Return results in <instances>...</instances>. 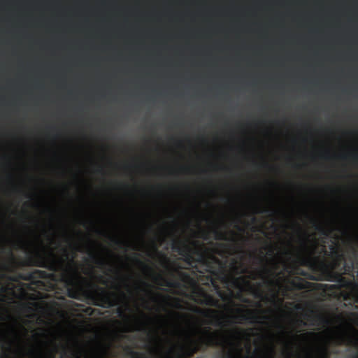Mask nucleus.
<instances>
[{
	"label": "nucleus",
	"mask_w": 358,
	"mask_h": 358,
	"mask_svg": "<svg viewBox=\"0 0 358 358\" xmlns=\"http://www.w3.org/2000/svg\"><path fill=\"white\" fill-rule=\"evenodd\" d=\"M62 252L66 259L57 258L52 252L48 258L38 252L29 254L23 264L47 268L53 273L59 272L60 280L66 286L71 298L78 299L83 294L92 301L93 305L102 308H111L116 305L111 299V293L103 287L96 286L94 292L84 290L80 285L84 278L79 271L80 265L75 261V252L70 255L65 248H62Z\"/></svg>",
	"instance_id": "f257e3e1"
},
{
	"label": "nucleus",
	"mask_w": 358,
	"mask_h": 358,
	"mask_svg": "<svg viewBox=\"0 0 358 358\" xmlns=\"http://www.w3.org/2000/svg\"><path fill=\"white\" fill-rule=\"evenodd\" d=\"M292 246L293 241L291 238L282 240L280 255L286 266H303L317 273H330L341 268L345 274L353 277L355 274L358 275V253L354 248H352V255L346 259L338 242L334 241L329 245L328 258L331 259L329 261L324 257L315 255L317 250V244L306 254L301 251H294L292 249Z\"/></svg>",
	"instance_id": "f03ea898"
},
{
	"label": "nucleus",
	"mask_w": 358,
	"mask_h": 358,
	"mask_svg": "<svg viewBox=\"0 0 358 358\" xmlns=\"http://www.w3.org/2000/svg\"><path fill=\"white\" fill-rule=\"evenodd\" d=\"M282 215L283 222L282 223L281 227L283 237H281L279 241L278 257L286 272L291 273L294 271H296V272L298 273L299 268V266L294 267L293 266L285 265L282 258L280 257V251L281 248V241L284 238H291L293 241V246L292 247V249L294 251H301L303 254L311 250L313 245L317 244V250L315 255L322 257H324L327 259L328 258L329 250L326 248L325 240H322V244L320 245L318 241L315 238L312 243L308 245L310 235L302 229L299 222L292 219V214L289 213L287 210H283Z\"/></svg>",
	"instance_id": "7ed1b4c3"
},
{
	"label": "nucleus",
	"mask_w": 358,
	"mask_h": 358,
	"mask_svg": "<svg viewBox=\"0 0 358 358\" xmlns=\"http://www.w3.org/2000/svg\"><path fill=\"white\" fill-rule=\"evenodd\" d=\"M308 323L299 317H291L287 325L280 324L278 327V334L284 350L283 358H294V347L299 341H308L310 337L321 338L320 334L307 332L300 334L301 328L307 327Z\"/></svg>",
	"instance_id": "20e7f679"
},
{
	"label": "nucleus",
	"mask_w": 358,
	"mask_h": 358,
	"mask_svg": "<svg viewBox=\"0 0 358 358\" xmlns=\"http://www.w3.org/2000/svg\"><path fill=\"white\" fill-rule=\"evenodd\" d=\"M274 231L273 209H270V358H274V344L273 334V310L274 292H273V265H274V246L272 236Z\"/></svg>",
	"instance_id": "39448f33"
},
{
	"label": "nucleus",
	"mask_w": 358,
	"mask_h": 358,
	"mask_svg": "<svg viewBox=\"0 0 358 358\" xmlns=\"http://www.w3.org/2000/svg\"><path fill=\"white\" fill-rule=\"evenodd\" d=\"M171 248L174 252H176L180 255L183 256L185 257L184 261L190 266H192L193 262H198L206 265H208L209 264L204 254L199 250L195 251V253L198 255V257L196 259L194 258L192 255V250L190 247L184 242L173 240Z\"/></svg>",
	"instance_id": "423d86ee"
},
{
	"label": "nucleus",
	"mask_w": 358,
	"mask_h": 358,
	"mask_svg": "<svg viewBox=\"0 0 358 358\" xmlns=\"http://www.w3.org/2000/svg\"><path fill=\"white\" fill-rule=\"evenodd\" d=\"M322 275L325 277L327 280L331 282H336L338 283V286L340 288H343L347 290H352L356 286L354 279L355 277L352 276V279L348 278L346 277L343 276L341 274L336 273L335 271H331L330 273H321ZM355 276L358 277V275L355 274Z\"/></svg>",
	"instance_id": "0eeeda50"
},
{
	"label": "nucleus",
	"mask_w": 358,
	"mask_h": 358,
	"mask_svg": "<svg viewBox=\"0 0 358 358\" xmlns=\"http://www.w3.org/2000/svg\"><path fill=\"white\" fill-rule=\"evenodd\" d=\"M353 334L350 335L345 332L337 334L331 337V341L336 345H358V331L352 329ZM352 358H358V355H355Z\"/></svg>",
	"instance_id": "6e6552de"
},
{
	"label": "nucleus",
	"mask_w": 358,
	"mask_h": 358,
	"mask_svg": "<svg viewBox=\"0 0 358 358\" xmlns=\"http://www.w3.org/2000/svg\"><path fill=\"white\" fill-rule=\"evenodd\" d=\"M236 312L238 313L236 318L238 319L240 322H247L249 324H254L256 322L257 316L256 313L253 310L242 308H237Z\"/></svg>",
	"instance_id": "1a4fd4ad"
},
{
	"label": "nucleus",
	"mask_w": 358,
	"mask_h": 358,
	"mask_svg": "<svg viewBox=\"0 0 358 358\" xmlns=\"http://www.w3.org/2000/svg\"><path fill=\"white\" fill-rule=\"evenodd\" d=\"M41 343L45 345V346L50 347L44 352H40V355L44 357L45 358H55V355L59 352V348L62 349V346L63 345H60L55 340H50L46 342H41Z\"/></svg>",
	"instance_id": "9d476101"
},
{
	"label": "nucleus",
	"mask_w": 358,
	"mask_h": 358,
	"mask_svg": "<svg viewBox=\"0 0 358 358\" xmlns=\"http://www.w3.org/2000/svg\"><path fill=\"white\" fill-rule=\"evenodd\" d=\"M48 274L46 271L34 269L27 273L24 276H20L22 279L34 282H41L39 279H45Z\"/></svg>",
	"instance_id": "9b49d317"
},
{
	"label": "nucleus",
	"mask_w": 358,
	"mask_h": 358,
	"mask_svg": "<svg viewBox=\"0 0 358 358\" xmlns=\"http://www.w3.org/2000/svg\"><path fill=\"white\" fill-rule=\"evenodd\" d=\"M202 299L200 301V303L204 304L209 306H213L215 308H222L224 307V308H228L227 305H222L220 300L215 297H214L213 295L206 293V292H202L201 294Z\"/></svg>",
	"instance_id": "f8f14e48"
},
{
	"label": "nucleus",
	"mask_w": 358,
	"mask_h": 358,
	"mask_svg": "<svg viewBox=\"0 0 358 358\" xmlns=\"http://www.w3.org/2000/svg\"><path fill=\"white\" fill-rule=\"evenodd\" d=\"M194 311L196 313H199L203 316L208 318H213L215 320V325L219 327L223 326V322L221 321L220 317L218 316L217 311L214 309L202 310L199 308H195Z\"/></svg>",
	"instance_id": "ddd939ff"
},
{
	"label": "nucleus",
	"mask_w": 358,
	"mask_h": 358,
	"mask_svg": "<svg viewBox=\"0 0 358 358\" xmlns=\"http://www.w3.org/2000/svg\"><path fill=\"white\" fill-rule=\"evenodd\" d=\"M304 317L306 319L311 322V325H315L316 322L317 324H321L323 325H329V320L320 314H305Z\"/></svg>",
	"instance_id": "4468645a"
},
{
	"label": "nucleus",
	"mask_w": 358,
	"mask_h": 358,
	"mask_svg": "<svg viewBox=\"0 0 358 358\" xmlns=\"http://www.w3.org/2000/svg\"><path fill=\"white\" fill-rule=\"evenodd\" d=\"M329 340L324 339L322 343L317 348V358H329L330 351L329 348ZM294 358H298L294 356Z\"/></svg>",
	"instance_id": "2eb2a0df"
},
{
	"label": "nucleus",
	"mask_w": 358,
	"mask_h": 358,
	"mask_svg": "<svg viewBox=\"0 0 358 358\" xmlns=\"http://www.w3.org/2000/svg\"><path fill=\"white\" fill-rule=\"evenodd\" d=\"M200 350V345L196 342H192L186 348L185 353L180 354L178 358H188L192 357Z\"/></svg>",
	"instance_id": "dca6fc26"
},
{
	"label": "nucleus",
	"mask_w": 358,
	"mask_h": 358,
	"mask_svg": "<svg viewBox=\"0 0 358 358\" xmlns=\"http://www.w3.org/2000/svg\"><path fill=\"white\" fill-rule=\"evenodd\" d=\"M81 352L69 349L66 345L62 346L61 358H80Z\"/></svg>",
	"instance_id": "f3484780"
},
{
	"label": "nucleus",
	"mask_w": 358,
	"mask_h": 358,
	"mask_svg": "<svg viewBox=\"0 0 358 358\" xmlns=\"http://www.w3.org/2000/svg\"><path fill=\"white\" fill-rule=\"evenodd\" d=\"M210 283L214 288V289L216 292L217 295L224 301H229L230 296L224 292H223L218 282H217V280L215 278H210Z\"/></svg>",
	"instance_id": "a211bd4d"
},
{
	"label": "nucleus",
	"mask_w": 358,
	"mask_h": 358,
	"mask_svg": "<svg viewBox=\"0 0 358 358\" xmlns=\"http://www.w3.org/2000/svg\"><path fill=\"white\" fill-rule=\"evenodd\" d=\"M313 222L314 229L317 231L322 236H323L325 239L330 237L332 233L331 229L327 228L320 224H318L315 220H313Z\"/></svg>",
	"instance_id": "6ab92c4d"
},
{
	"label": "nucleus",
	"mask_w": 358,
	"mask_h": 358,
	"mask_svg": "<svg viewBox=\"0 0 358 358\" xmlns=\"http://www.w3.org/2000/svg\"><path fill=\"white\" fill-rule=\"evenodd\" d=\"M207 337L206 339V345L207 346L217 345L220 343L217 341V336L213 333H210L209 330L206 331Z\"/></svg>",
	"instance_id": "aec40b11"
},
{
	"label": "nucleus",
	"mask_w": 358,
	"mask_h": 358,
	"mask_svg": "<svg viewBox=\"0 0 358 358\" xmlns=\"http://www.w3.org/2000/svg\"><path fill=\"white\" fill-rule=\"evenodd\" d=\"M89 255L91 261L96 263L98 266L103 267L105 265V262L103 259L98 258V257L92 252H90Z\"/></svg>",
	"instance_id": "412c9836"
},
{
	"label": "nucleus",
	"mask_w": 358,
	"mask_h": 358,
	"mask_svg": "<svg viewBox=\"0 0 358 358\" xmlns=\"http://www.w3.org/2000/svg\"><path fill=\"white\" fill-rule=\"evenodd\" d=\"M214 234L216 240H228L227 234L217 229L214 230Z\"/></svg>",
	"instance_id": "4be33fe9"
},
{
	"label": "nucleus",
	"mask_w": 358,
	"mask_h": 358,
	"mask_svg": "<svg viewBox=\"0 0 358 358\" xmlns=\"http://www.w3.org/2000/svg\"><path fill=\"white\" fill-rule=\"evenodd\" d=\"M138 254H135V257L134 260L140 266H141L144 269L151 271L152 268L146 264H145L143 262H142L138 257Z\"/></svg>",
	"instance_id": "5701e85b"
},
{
	"label": "nucleus",
	"mask_w": 358,
	"mask_h": 358,
	"mask_svg": "<svg viewBox=\"0 0 358 358\" xmlns=\"http://www.w3.org/2000/svg\"><path fill=\"white\" fill-rule=\"evenodd\" d=\"M157 278H159L161 280H163L165 282L164 285L166 286H167V287H179V284L178 283L165 280L162 278V276L161 275H157Z\"/></svg>",
	"instance_id": "b1692460"
},
{
	"label": "nucleus",
	"mask_w": 358,
	"mask_h": 358,
	"mask_svg": "<svg viewBox=\"0 0 358 358\" xmlns=\"http://www.w3.org/2000/svg\"><path fill=\"white\" fill-rule=\"evenodd\" d=\"M9 331L14 335V336L16 339L18 340L20 338L17 329L15 328V327H14V326L10 327Z\"/></svg>",
	"instance_id": "393cba45"
},
{
	"label": "nucleus",
	"mask_w": 358,
	"mask_h": 358,
	"mask_svg": "<svg viewBox=\"0 0 358 358\" xmlns=\"http://www.w3.org/2000/svg\"><path fill=\"white\" fill-rule=\"evenodd\" d=\"M261 271H257L252 273L250 274V277L252 279H255L256 278H257L259 275H261Z\"/></svg>",
	"instance_id": "a878e982"
},
{
	"label": "nucleus",
	"mask_w": 358,
	"mask_h": 358,
	"mask_svg": "<svg viewBox=\"0 0 358 358\" xmlns=\"http://www.w3.org/2000/svg\"><path fill=\"white\" fill-rule=\"evenodd\" d=\"M8 338L7 334L0 330V341H5Z\"/></svg>",
	"instance_id": "bb28decb"
},
{
	"label": "nucleus",
	"mask_w": 358,
	"mask_h": 358,
	"mask_svg": "<svg viewBox=\"0 0 358 358\" xmlns=\"http://www.w3.org/2000/svg\"><path fill=\"white\" fill-rule=\"evenodd\" d=\"M229 333L232 337H238V335L240 334V332L236 329L230 330Z\"/></svg>",
	"instance_id": "cd10ccee"
},
{
	"label": "nucleus",
	"mask_w": 358,
	"mask_h": 358,
	"mask_svg": "<svg viewBox=\"0 0 358 358\" xmlns=\"http://www.w3.org/2000/svg\"><path fill=\"white\" fill-rule=\"evenodd\" d=\"M34 336V338L35 339H37V340H38V338H39L40 336L47 337V336H48V335H47L46 334H45L44 332H43V333H41V334L36 333V334H34V336Z\"/></svg>",
	"instance_id": "c85d7f7f"
},
{
	"label": "nucleus",
	"mask_w": 358,
	"mask_h": 358,
	"mask_svg": "<svg viewBox=\"0 0 358 358\" xmlns=\"http://www.w3.org/2000/svg\"><path fill=\"white\" fill-rule=\"evenodd\" d=\"M99 281L101 284L104 285H108V280H105L102 275H99Z\"/></svg>",
	"instance_id": "c756f323"
},
{
	"label": "nucleus",
	"mask_w": 358,
	"mask_h": 358,
	"mask_svg": "<svg viewBox=\"0 0 358 358\" xmlns=\"http://www.w3.org/2000/svg\"><path fill=\"white\" fill-rule=\"evenodd\" d=\"M264 302L266 305L268 303V292H265L264 296Z\"/></svg>",
	"instance_id": "7c9ffc66"
},
{
	"label": "nucleus",
	"mask_w": 358,
	"mask_h": 358,
	"mask_svg": "<svg viewBox=\"0 0 358 358\" xmlns=\"http://www.w3.org/2000/svg\"><path fill=\"white\" fill-rule=\"evenodd\" d=\"M111 241H112L115 244L118 245H122V244H124V243H123V242H122V241H120L119 240H117V239H116V238H111Z\"/></svg>",
	"instance_id": "2f4dec72"
},
{
	"label": "nucleus",
	"mask_w": 358,
	"mask_h": 358,
	"mask_svg": "<svg viewBox=\"0 0 358 358\" xmlns=\"http://www.w3.org/2000/svg\"><path fill=\"white\" fill-rule=\"evenodd\" d=\"M213 275H215L217 278H219V279L220 278L223 281L225 280V278L224 276H222V274H218V273H213Z\"/></svg>",
	"instance_id": "473e14b6"
},
{
	"label": "nucleus",
	"mask_w": 358,
	"mask_h": 358,
	"mask_svg": "<svg viewBox=\"0 0 358 358\" xmlns=\"http://www.w3.org/2000/svg\"><path fill=\"white\" fill-rule=\"evenodd\" d=\"M7 252L10 257L11 259H14V255L13 251L10 249L7 250Z\"/></svg>",
	"instance_id": "72a5a7b5"
},
{
	"label": "nucleus",
	"mask_w": 358,
	"mask_h": 358,
	"mask_svg": "<svg viewBox=\"0 0 358 358\" xmlns=\"http://www.w3.org/2000/svg\"><path fill=\"white\" fill-rule=\"evenodd\" d=\"M117 313H118L119 316H120V317H122V316L124 315V310H123L122 308H119L117 309Z\"/></svg>",
	"instance_id": "f704fd0d"
},
{
	"label": "nucleus",
	"mask_w": 358,
	"mask_h": 358,
	"mask_svg": "<svg viewBox=\"0 0 358 358\" xmlns=\"http://www.w3.org/2000/svg\"><path fill=\"white\" fill-rule=\"evenodd\" d=\"M176 300L177 301V302H176V303L175 306H176V308H182V306H181V304H180V301H179V299H176Z\"/></svg>",
	"instance_id": "c9c22d12"
},
{
	"label": "nucleus",
	"mask_w": 358,
	"mask_h": 358,
	"mask_svg": "<svg viewBox=\"0 0 358 358\" xmlns=\"http://www.w3.org/2000/svg\"><path fill=\"white\" fill-rule=\"evenodd\" d=\"M8 355L6 352H3V354H1L0 355V358H8Z\"/></svg>",
	"instance_id": "e433bc0d"
},
{
	"label": "nucleus",
	"mask_w": 358,
	"mask_h": 358,
	"mask_svg": "<svg viewBox=\"0 0 358 358\" xmlns=\"http://www.w3.org/2000/svg\"><path fill=\"white\" fill-rule=\"evenodd\" d=\"M180 275L184 277V278H187L188 277V275L186 273H184V272H181L180 273Z\"/></svg>",
	"instance_id": "4c0bfd02"
},
{
	"label": "nucleus",
	"mask_w": 358,
	"mask_h": 358,
	"mask_svg": "<svg viewBox=\"0 0 358 358\" xmlns=\"http://www.w3.org/2000/svg\"><path fill=\"white\" fill-rule=\"evenodd\" d=\"M322 157L325 158V159H329V155L328 152H327V153H325V155H322Z\"/></svg>",
	"instance_id": "58836bf2"
},
{
	"label": "nucleus",
	"mask_w": 358,
	"mask_h": 358,
	"mask_svg": "<svg viewBox=\"0 0 358 358\" xmlns=\"http://www.w3.org/2000/svg\"><path fill=\"white\" fill-rule=\"evenodd\" d=\"M141 283H142L144 286H145V287H149V286H150V285H149L146 282H145V281H141Z\"/></svg>",
	"instance_id": "ea45409f"
},
{
	"label": "nucleus",
	"mask_w": 358,
	"mask_h": 358,
	"mask_svg": "<svg viewBox=\"0 0 358 358\" xmlns=\"http://www.w3.org/2000/svg\"><path fill=\"white\" fill-rule=\"evenodd\" d=\"M21 329H22L25 333H27V330H26V329H25L24 327L21 326Z\"/></svg>",
	"instance_id": "a19ab883"
},
{
	"label": "nucleus",
	"mask_w": 358,
	"mask_h": 358,
	"mask_svg": "<svg viewBox=\"0 0 358 358\" xmlns=\"http://www.w3.org/2000/svg\"><path fill=\"white\" fill-rule=\"evenodd\" d=\"M242 301L243 302H248V299L245 298H243Z\"/></svg>",
	"instance_id": "79ce46f5"
},
{
	"label": "nucleus",
	"mask_w": 358,
	"mask_h": 358,
	"mask_svg": "<svg viewBox=\"0 0 358 358\" xmlns=\"http://www.w3.org/2000/svg\"><path fill=\"white\" fill-rule=\"evenodd\" d=\"M1 348L3 350V349H5V348H6V347H5V345H4L3 344H2V345H1Z\"/></svg>",
	"instance_id": "37998d69"
},
{
	"label": "nucleus",
	"mask_w": 358,
	"mask_h": 358,
	"mask_svg": "<svg viewBox=\"0 0 358 358\" xmlns=\"http://www.w3.org/2000/svg\"><path fill=\"white\" fill-rule=\"evenodd\" d=\"M103 171V169H102V168H101V169H99L98 170V171H99V172H101V171Z\"/></svg>",
	"instance_id": "c03bdc74"
},
{
	"label": "nucleus",
	"mask_w": 358,
	"mask_h": 358,
	"mask_svg": "<svg viewBox=\"0 0 358 358\" xmlns=\"http://www.w3.org/2000/svg\"><path fill=\"white\" fill-rule=\"evenodd\" d=\"M194 245H198V242L195 241L193 243Z\"/></svg>",
	"instance_id": "a18cd8bd"
},
{
	"label": "nucleus",
	"mask_w": 358,
	"mask_h": 358,
	"mask_svg": "<svg viewBox=\"0 0 358 358\" xmlns=\"http://www.w3.org/2000/svg\"><path fill=\"white\" fill-rule=\"evenodd\" d=\"M125 285H126V287H127V288H129V285H128L127 283V284H125Z\"/></svg>",
	"instance_id": "49530a36"
},
{
	"label": "nucleus",
	"mask_w": 358,
	"mask_h": 358,
	"mask_svg": "<svg viewBox=\"0 0 358 358\" xmlns=\"http://www.w3.org/2000/svg\"><path fill=\"white\" fill-rule=\"evenodd\" d=\"M115 287L116 288H120V286L119 285H116Z\"/></svg>",
	"instance_id": "de8ad7c7"
},
{
	"label": "nucleus",
	"mask_w": 358,
	"mask_h": 358,
	"mask_svg": "<svg viewBox=\"0 0 358 358\" xmlns=\"http://www.w3.org/2000/svg\"><path fill=\"white\" fill-rule=\"evenodd\" d=\"M296 166L298 168V167L300 166V165L299 164H296Z\"/></svg>",
	"instance_id": "09e8293b"
},
{
	"label": "nucleus",
	"mask_w": 358,
	"mask_h": 358,
	"mask_svg": "<svg viewBox=\"0 0 358 358\" xmlns=\"http://www.w3.org/2000/svg\"><path fill=\"white\" fill-rule=\"evenodd\" d=\"M121 294H122V295L125 296L124 292H122Z\"/></svg>",
	"instance_id": "8fccbe9b"
},
{
	"label": "nucleus",
	"mask_w": 358,
	"mask_h": 358,
	"mask_svg": "<svg viewBox=\"0 0 358 358\" xmlns=\"http://www.w3.org/2000/svg\"><path fill=\"white\" fill-rule=\"evenodd\" d=\"M342 157H343V158H345V157H346V156H345V155H343V156H342Z\"/></svg>",
	"instance_id": "3c124183"
},
{
	"label": "nucleus",
	"mask_w": 358,
	"mask_h": 358,
	"mask_svg": "<svg viewBox=\"0 0 358 358\" xmlns=\"http://www.w3.org/2000/svg\"><path fill=\"white\" fill-rule=\"evenodd\" d=\"M355 157L356 158H357V159H358V155H356V156H355Z\"/></svg>",
	"instance_id": "603ef678"
},
{
	"label": "nucleus",
	"mask_w": 358,
	"mask_h": 358,
	"mask_svg": "<svg viewBox=\"0 0 358 358\" xmlns=\"http://www.w3.org/2000/svg\"><path fill=\"white\" fill-rule=\"evenodd\" d=\"M357 285H358V284H357Z\"/></svg>",
	"instance_id": "864d4df0"
}]
</instances>
